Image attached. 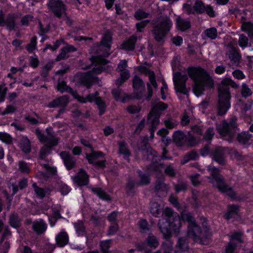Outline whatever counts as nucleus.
Masks as SVG:
<instances>
[{"label": "nucleus", "mask_w": 253, "mask_h": 253, "mask_svg": "<svg viewBox=\"0 0 253 253\" xmlns=\"http://www.w3.org/2000/svg\"><path fill=\"white\" fill-rule=\"evenodd\" d=\"M186 72L194 82L193 91L197 97L201 96L206 89L213 88V80L204 68L200 66H190Z\"/></svg>", "instance_id": "obj_1"}, {"label": "nucleus", "mask_w": 253, "mask_h": 253, "mask_svg": "<svg viewBox=\"0 0 253 253\" xmlns=\"http://www.w3.org/2000/svg\"><path fill=\"white\" fill-rule=\"evenodd\" d=\"M208 170L211 172V178L213 181L216 182V187L220 193L225 194L232 201H241V198L238 195L237 192L226 183L224 177L220 174L218 168L215 167H209Z\"/></svg>", "instance_id": "obj_2"}, {"label": "nucleus", "mask_w": 253, "mask_h": 253, "mask_svg": "<svg viewBox=\"0 0 253 253\" xmlns=\"http://www.w3.org/2000/svg\"><path fill=\"white\" fill-rule=\"evenodd\" d=\"M152 29L151 34L155 40L163 42L166 35L169 32L172 23L167 16H161L152 21Z\"/></svg>", "instance_id": "obj_3"}, {"label": "nucleus", "mask_w": 253, "mask_h": 253, "mask_svg": "<svg viewBox=\"0 0 253 253\" xmlns=\"http://www.w3.org/2000/svg\"><path fill=\"white\" fill-rule=\"evenodd\" d=\"M179 218L180 221L188 223L187 226V235L189 237L196 239L199 238L202 232L201 227L197 223L193 214L190 212L182 211L179 216L175 211V221Z\"/></svg>", "instance_id": "obj_4"}, {"label": "nucleus", "mask_w": 253, "mask_h": 253, "mask_svg": "<svg viewBox=\"0 0 253 253\" xmlns=\"http://www.w3.org/2000/svg\"><path fill=\"white\" fill-rule=\"evenodd\" d=\"M238 126L237 118L234 116L229 122L223 120L217 126V130L222 137H227V140L232 142L236 137V131L239 129Z\"/></svg>", "instance_id": "obj_5"}, {"label": "nucleus", "mask_w": 253, "mask_h": 253, "mask_svg": "<svg viewBox=\"0 0 253 253\" xmlns=\"http://www.w3.org/2000/svg\"><path fill=\"white\" fill-rule=\"evenodd\" d=\"M96 62L97 64L95 65V67L92 68L91 72L86 73H79L76 75L78 82L86 86L87 88L91 87L94 81V77L92 74H98L101 73L104 69L102 66L108 63L107 60L101 58H97Z\"/></svg>", "instance_id": "obj_6"}, {"label": "nucleus", "mask_w": 253, "mask_h": 253, "mask_svg": "<svg viewBox=\"0 0 253 253\" xmlns=\"http://www.w3.org/2000/svg\"><path fill=\"white\" fill-rule=\"evenodd\" d=\"M183 7L189 14L195 13L202 14L206 13L210 17L213 18L216 16L215 11L213 7L211 4H206L200 0H196L193 6L190 4L184 3Z\"/></svg>", "instance_id": "obj_7"}, {"label": "nucleus", "mask_w": 253, "mask_h": 253, "mask_svg": "<svg viewBox=\"0 0 253 253\" xmlns=\"http://www.w3.org/2000/svg\"><path fill=\"white\" fill-rule=\"evenodd\" d=\"M173 213L172 209L166 208L163 210V214L166 217V221L160 220L158 223L160 230L166 240H169L172 237V230L174 228Z\"/></svg>", "instance_id": "obj_8"}, {"label": "nucleus", "mask_w": 253, "mask_h": 253, "mask_svg": "<svg viewBox=\"0 0 253 253\" xmlns=\"http://www.w3.org/2000/svg\"><path fill=\"white\" fill-rule=\"evenodd\" d=\"M231 94L228 89H223L219 91L218 100L217 103V115L222 116L225 115L231 107Z\"/></svg>", "instance_id": "obj_9"}, {"label": "nucleus", "mask_w": 253, "mask_h": 253, "mask_svg": "<svg viewBox=\"0 0 253 253\" xmlns=\"http://www.w3.org/2000/svg\"><path fill=\"white\" fill-rule=\"evenodd\" d=\"M197 144L196 137L191 134L186 135L180 130L175 131V145L178 146L194 147Z\"/></svg>", "instance_id": "obj_10"}, {"label": "nucleus", "mask_w": 253, "mask_h": 253, "mask_svg": "<svg viewBox=\"0 0 253 253\" xmlns=\"http://www.w3.org/2000/svg\"><path fill=\"white\" fill-rule=\"evenodd\" d=\"M46 131L47 134L45 135L41 132L39 128L35 129V133L39 141L50 147L56 146L58 143L60 138L54 136L51 132L50 129L46 128Z\"/></svg>", "instance_id": "obj_11"}, {"label": "nucleus", "mask_w": 253, "mask_h": 253, "mask_svg": "<svg viewBox=\"0 0 253 253\" xmlns=\"http://www.w3.org/2000/svg\"><path fill=\"white\" fill-rule=\"evenodd\" d=\"M167 108L168 105L163 102L154 103L153 108L148 114L147 122L155 123L158 121V124H159V118L161 115V112Z\"/></svg>", "instance_id": "obj_12"}, {"label": "nucleus", "mask_w": 253, "mask_h": 253, "mask_svg": "<svg viewBox=\"0 0 253 253\" xmlns=\"http://www.w3.org/2000/svg\"><path fill=\"white\" fill-rule=\"evenodd\" d=\"M48 9L58 18L66 15L65 5L61 0H48L47 3Z\"/></svg>", "instance_id": "obj_13"}, {"label": "nucleus", "mask_w": 253, "mask_h": 253, "mask_svg": "<svg viewBox=\"0 0 253 253\" xmlns=\"http://www.w3.org/2000/svg\"><path fill=\"white\" fill-rule=\"evenodd\" d=\"M132 87L133 93L132 98L141 99L144 96L145 91V85L141 79L135 75L132 79Z\"/></svg>", "instance_id": "obj_14"}, {"label": "nucleus", "mask_w": 253, "mask_h": 253, "mask_svg": "<svg viewBox=\"0 0 253 253\" xmlns=\"http://www.w3.org/2000/svg\"><path fill=\"white\" fill-rule=\"evenodd\" d=\"M241 206L238 204H228L227 210L225 212L223 217L227 221L231 219H234L239 215Z\"/></svg>", "instance_id": "obj_15"}, {"label": "nucleus", "mask_w": 253, "mask_h": 253, "mask_svg": "<svg viewBox=\"0 0 253 253\" xmlns=\"http://www.w3.org/2000/svg\"><path fill=\"white\" fill-rule=\"evenodd\" d=\"M72 179L79 186L86 185L89 182V175L84 170L80 169L79 172L72 177Z\"/></svg>", "instance_id": "obj_16"}, {"label": "nucleus", "mask_w": 253, "mask_h": 253, "mask_svg": "<svg viewBox=\"0 0 253 253\" xmlns=\"http://www.w3.org/2000/svg\"><path fill=\"white\" fill-rule=\"evenodd\" d=\"M60 156L68 170H71L76 167V160L74 157L69 154V152L62 151L60 153Z\"/></svg>", "instance_id": "obj_17"}, {"label": "nucleus", "mask_w": 253, "mask_h": 253, "mask_svg": "<svg viewBox=\"0 0 253 253\" xmlns=\"http://www.w3.org/2000/svg\"><path fill=\"white\" fill-rule=\"evenodd\" d=\"M169 189V186L162 180H158L156 181L155 192L160 198L165 197Z\"/></svg>", "instance_id": "obj_18"}, {"label": "nucleus", "mask_w": 253, "mask_h": 253, "mask_svg": "<svg viewBox=\"0 0 253 253\" xmlns=\"http://www.w3.org/2000/svg\"><path fill=\"white\" fill-rule=\"evenodd\" d=\"M18 146L21 151L25 154L29 153L31 151V142L26 136L20 135L18 138Z\"/></svg>", "instance_id": "obj_19"}, {"label": "nucleus", "mask_w": 253, "mask_h": 253, "mask_svg": "<svg viewBox=\"0 0 253 253\" xmlns=\"http://www.w3.org/2000/svg\"><path fill=\"white\" fill-rule=\"evenodd\" d=\"M47 224L42 219L32 222V229L37 235L43 234L47 229Z\"/></svg>", "instance_id": "obj_20"}, {"label": "nucleus", "mask_w": 253, "mask_h": 253, "mask_svg": "<svg viewBox=\"0 0 253 253\" xmlns=\"http://www.w3.org/2000/svg\"><path fill=\"white\" fill-rule=\"evenodd\" d=\"M68 103V98L66 96H62L48 103L47 107L49 108L65 107Z\"/></svg>", "instance_id": "obj_21"}, {"label": "nucleus", "mask_w": 253, "mask_h": 253, "mask_svg": "<svg viewBox=\"0 0 253 253\" xmlns=\"http://www.w3.org/2000/svg\"><path fill=\"white\" fill-rule=\"evenodd\" d=\"M22 219L15 212H12L9 216L8 223L13 228L18 229L21 226Z\"/></svg>", "instance_id": "obj_22"}, {"label": "nucleus", "mask_w": 253, "mask_h": 253, "mask_svg": "<svg viewBox=\"0 0 253 253\" xmlns=\"http://www.w3.org/2000/svg\"><path fill=\"white\" fill-rule=\"evenodd\" d=\"M55 240L56 244L58 247H63L69 242L68 235L65 231H61L56 235Z\"/></svg>", "instance_id": "obj_23"}, {"label": "nucleus", "mask_w": 253, "mask_h": 253, "mask_svg": "<svg viewBox=\"0 0 253 253\" xmlns=\"http://www.w3.org/2000/svg\"><path fill=\"white\" fill-rule=\"evenodd\" d=\"M137 40V38L136 36H130L127 40L123 42L121 45L122 48L128 51H133L135 48Z\"/></svg>", "instance_id": "obj_24"}, {"label": "nucleus", "mask_w": 253, "mask_h": 253, "mask_svg": "<svg viewBox=\"0 0 253 253\" xmlns=\"http://www.w3.org/2000/svg\"><path fill=\"white\" fill-rule=\"evenodd\" d=\"M149 80L150 83H148L147 84L148 89V95L145 98V99L147 101H149L153 95V89L151 87V85H152L155 88H157L158 86L155 80V76L154 73H150Z\"/></svg>", "instance_id": "obj_25"}, {"label": "nucleus", "mask_w": 253, "mask_h": 253, "mask_svg": "<svg viewBox=\"0 0 253 253\" xmlns=\"http://www.w3.org/2000/svg\"><path fill=\"white\" fill-rule=\"evenodd\" d=\"M139 149L142 152L143 156V159L144 160H147L149 159L150 156H153V157L157 156L156 152L146 144L142 146Z\"/></svg>", "instance_id": "obj_26"}, {"label": "nucleus", "mask_w": 253, "mask_h": 253, "mask_svg": "<svg viewBox=\"0 0 253 253\" xmlns=\"http://www.w3.org/2000/svg\"><path fill=\"white\" fill-rule=\"evenodd\" d=\"M16 15L14 13H9L7 14L4 22V26L8 31L14 30L16 27Z\"/></svg>", "instance_id": "obj_27"}, {"label": "nucleus", "mask_w": 253, "mask_h": 253, "mask_svg": "<svg viewBox=\"0 0 253 253\" xmlns=\"http://www.w3.org/2000/svg\"><path fill=\"white\" fill-rule=\"evenodd\" d=\"M176 28L178 30L184 31L191 27V23L189 21L178 17L176 20Z\"/></svg>", "instance_id": "obj_28"}, {"label": "nucleus", "mask_w": 253, "mask_h": 253, "mask_svg": "<svg viewBox=\"0 0 253 253\" xmlns=\"http://www.w3.org/2000/svg\"><path fill=\"white\" fill-rule=\"evenodd\" d=\"M251 137V135L248 131H244L238 133L236 138L239 144L246 145L248 144Z\"/></svg>", "instance_id": "obj_29"}, {"label": "nucleus", "mask_w": 253, "mask_h": 253, "mask_svg": "<svg viewBox=\"0 0 253 253\" xmlns=\"http://www.w3.org/2000/svg\"><path fill=\"white\" fill-rule=\"evenodd\" d=\"M150 211L151 213L155 217H159L163 215V209L157 202H152L150 205Z\"/></svg>", "instance_id": "obj_30"}, {"label": "nucleus", "mask_w": 253, "mask_h": 253, "mask_svg": "<svg viewBox=\"0 0 253 253\" xmlns=\"http://www.w3.org/2000/svg\"><path fill=\"white\" fill-rule=\"evenodd\" d=\"M213 159L221 165L225 164V159L223 151L220 148L216 149L213 153Z\"/></svg>", "instance_id": "obj_31"}, {"label": "nucleus", "mask_w": 253, "mask_h": 253, "mask_svg": "<svg viewBox=\"0 0 253 253\" xmlns=\"http://www.w3.org/2000/svg\"><path fill=\"white\" fill-rule=\"evenodd\" d=\"M90 154H86V158L89 164L94 163V161L98 158L104 157V154L100 151L95 152L92 148Z\"/></svg>", "instance_id": "obj_32"}, {"label": "nucleus", "mask_w": 253, "mask_h": 253, "mask_svg": "<svg viewBox=\"0 0 253 253\" xmlns=\"http://www.w3.org/2000/svg\"><path fill=\"white\" fill-rule=\"evenodd\" d=\"M180 75V73L178 72H175V79ZM175 91L176 92H179L184 95H187L189 92V90L186 86L185 83H181L179 85H177L176 84V81H175Z\"/></svg>", "instance_id": "obj_33"}, {"label": "nucleus", "mask_w": 253, "mask_h": 253, "mask_svg": "<svg viewBox=\"0 0 253 253\" xmlns=\"http://www.w3.org/2000/svg\"><path fill=\"white\" fill-rule=\"evenodd\" d=\"M74 225L78 236H84L86 235L85 228L82 221H77L74 223Z\"/></svg>", "instance_id": "obj_34"}, {"label": "nucleus", "mask_w": 253, "mask_h": 253, "mask_svg": "<svg viewBox=\"0 0 253 253\" xmlns=\"http://www.w3.org/2000/svg\"><path fill=\"white\" fill-rule=\"evenodd\" d=\"M198 158V153L195 150H192L183 156L181 164L183 165L185 164L190 161L196 160Z\"/></svg>", "instance_id": "obj_35"}, {"label": "nucleus", "mask_w": 253, "mask_h": 253, "mask_svg": "<svg viewBox=\"0 0 253 253\" xmlns=\"http://www.w3.org/2000/svg\"><path fill=\"white\" fill-rule=\"evenodd\" d=\"M175 248H178L180 252L188 251L189 245L186 239L184 237H180L178 240L176 245L175 246Z\"/></svg>", "instance_id": "obj_36"}, {"label": "nucleus", "mask_w": 253, "mask_h": 253, "mask_svg": "<svg viewBox=\"0 0 253 253\" xmlns=\"http://www.w3.org/2000/svg\"><path fill=\"white\" fill-rule=\"evenodd\" d=\"M91 191L95 194H96L100 199L106 200L110 201L111 198L110 196L107 194V193L101 188H91Z\"/></svg>", "instance_id": "obj_37"}, {"label": "nucleus", "mask_w": 253, "mask_h": 253, "mask_svg": "<svg viewBox=\"0 0 253 253\" xmlns=\"http://www.w3.org/2000/svg\"><path fill=\"white\" fill-rule=\"evenodd\" d=\"M119 153L124 155V158L127 160H129V157L131 153L128 149L126 143L124 142L119 143Z\"/></svg>", "instance_id": "obj_38"}, {"label": "nucleus", "mask_w": 253, "mask_h": 253, "mask_svg": "<svg viewBox=\"0 0 253 253\" xmlns=\"http://www.w3.org/2000/svg\"><path fill=\"white\" fill-rule=\"evenodd\" d=\"M243 232L241 231H238L233 232L230 237V241H237L238 243L242 244L244 243V240L242 238Z\"/></svg>", "instance_id": "obj_39"}, {"label": "nucleus", "mask_w": 253, "mask_h": 253, "mask_svg": "<svg viewBox=\"0 0 253 253\" xmlns=\"http://www.w3.org/2000/svg\"><path fill=\"white\" fill-rule=\"evenodd\" d=\"M112 243L111 240L102 241L100 242L99 246L102 253H112L109 250Z\"/></svg>", "instance_id": "obj_40"}, {"label": "nucleus", "mask_w": 253, "mask_h": 253, "mask_svg": "<svg viewBox=\"0 0 253 253\" xmlns=\"http://www.w3.org/2000/svg\"><path fill=\"white\" fill-rule=\"evenodd\" d=\"M112 41V36L110 32H107L103 37L101 41V43L102 45L107 47L110 48L111 43Z\"/></svg>", "instance_id": "obj_41"}, {"label": "nucleus", "mask_w": 253, "mask_h": 253, "mask_svg": "<svg viewBox=\"0 0 253 253\" xmlns=\"http://www.w3.org/2000/svg\"><path fill=\"white\" fill-rule=\"evenodd\" d=\"M95 104L99 110V115L100 116L103 115L106 111V104L101 97H98L95 100Z\"/></svg>", "instance_id": "obj_42"}, {"label": "nucleus", "mask_w": 253, "mask_h": 253, "mask_svg": "<svg viewBox=\"0 0 253 253\" xmlns=\"http://www.w3.org/2000/svg\"><path fill=\"white\" fill-rule=\"evenodd\" d=\"M146 241L147 244L152 248H156L159 245L158 239L152 234L149 235Z\"/></svg>", "instance_id": "obj_43"}, {"label": "nucleus", "mask_w": 253, "mask_h": 253, "mask_svg": "<svg viewBox=\"0 0 253 253\" xmlns=\"http://www.w3.org/2000/svg\"><path fill=\"white\" fill-rule=\"evenodd\" d=\"M57 89L59 91H61V92L66 91L71 94L74 91L71 87L67 85L66 83L64 81H58Z\"/></svg>", "instance_id": "obj_44"}, {"label": "nucleus", "mask_w": 253, "mask_h": 253, "mask_svg": "<svg viewBox=\"0 0 253 253\" xmlns=\"http://www.w3.org/2000/svg\"><path fill=\"white\" fill-rule=\"evenodd\" d=\"M214 135L213 127H209L205 131L204 139L207 142H211Z\"/></svg>", "instance_id": "obj_45"}, {"label": "nucleus", "mask_w": 253, "mask_h": 253, "mask_svg": "<svg viewBox=\"0 0 253 253\" xmlns=\"http://www.w3.org/2000/svg\"><path fill=\"white\" fill-rule=\"evenodd\" d=\"M138 225L141 230L143 232H146L151 229V226L145 219H141L138 221Z\"/></svg>", "instance_id": "obj_46"}, {"label": "nucleus", "mask_w": 253, "mask_h": 253, "mask_svg": "<svg viewBox=\"0 0 253 253\" xmlns=\"http://www.w3.org/2000/svg\"><path fill=\"white\" fill-rule=\"evenodd\" d=\"M237 244L235 242H229L225 246L224 253H235V252L237 248Z\"/></svg>", "instance_id": "obj_47"}, {"label": "nucleus", "mask_w": 253, "mask_h": 253, "mask_svg": "<svg viewBox=\"0 0 253 253\" xmlns=\"http://www.w3.org/2000/svg\"><path fill=\"white\" fill-rule=\"evenodd\" d=\"M19 170L23 173H29L30 171V169L27 163L23 161L19 162Z\"/></svg>", "instance_id": "obj_48"}, {"label": "nucleus", "mask_w": 253, "mask_h": 253, "mask_svg": "<svg viewBox=\"0 0 253 253\" xmlns=\"http://www.w3.org/2000/svg\"><path fill=\"white\" fill-rule=\"evenodd\" d=\"M205 34L208 37L214 40L217 37V30L214 27L210 28L205 31Z\"/></svg>", "instance_id": "obj_49"}, {"label": "nucleus", "mask_w": 253, "mask_h": 253, "mask_svg": "<svg viewBox=\"0 0 253 253\" xmlns=\"http://www.w3.org/2000/svg\"><path fill=\"white\" fill-rule=\"evenodd\" d=\"M37 37H33L30 41V43L27 45L26 49L29 52H32L36 48Z\"/></svg>", "instance_id": "obj_50"}, {"label": "nucleus", "mask_w": 253, "mask_h": 253, "mask_svg": "<svg viewBox=\"0 0 253 253\" xmlns=\"http://www.w3.org/2000/svg\"><path fill=\"white\" fill-rule=\"evenodd\" d=\"M248 42L249 40L245 35L243 34L240 35L238 43L239 45L241 47L244 49L245 47H247Z\"/></svg>", "instance_id": "obj_51"}, {"label": "nucleus", "mask_w": 253, "mask_h": 253, "mask_svg": "<svg viewBox=\"0 0 253 253\" xmlns=\"http://www.w3.org/2000/svg\"><path fill=\"white\" fill-rule=\"evenodd\" d=\"M241 94L244 97H248L252 94V91L246 84L244 83L242 84Z\"/></svg>", "instance_id": "obj_52"}, {"label": "nucleus", "mask_w": 253, "mask_h": 253, "mask_svg": "<svg viewBox=\"0 0 253 253\" xmlns=\"http://www.w3.org/2000/svg\"><path fill=\"white\" fill-rule=\"evenodd\" d=\"M51 148L47 145L42 147L40 152V158L43 159L48 154L51 152Z\"/></svg>", "instance_id": "obj_53"}, {"label": "nucleus", "mask_w": 253, "mask_h": 253, "mask_svg": "<svg viewBox=\"0 0 253 253\" xmlns=\"http://www.w3.org/2000/svg\"><path fill=\"white\" fill-rule=\"evenodd\" d=\"M33 187L34 188L35 192L36 195L41 198H43L45 196V190L42 188L38 187L36 183H34L33 184Z\"/></svg>", "instance_id": "obj_54"}, {"label": "nucleus", "mask_w": 253, "mask_h": 253, "mask_svg": "<svg viewBox=\"0 0 253 253\" xmlns=\"http://www.w3.org/2000/svg\"><path fill=\"white\" fill-rule=\"evenodd\" d=\"M149 14L146 13L142 10L139 9L135 12L134 14V17L137 20H140L141 19L147 18Z\"/></svg>", "instance_id": "obj_55"}, {"label": "nucleus", "mask_w": 253, "mask_h": 253, "mask_svg": "<svg viewBox=\"0 0 253 253\" xmlns=\"http://www.w3.org/2000/svg\"><path fill=\"white\" fill-rule=\"evenodd\" d=\"M69 57L67 52L63 47L60 50V53L57 56L55 61H59L62 60L66 59Z\"/></svg>", "instance_id": "obj_56"}, {"label": "nucleus", "mask_w": 253, "mask_h": 253, "mask_svg": "<svg viewBox=\"0 0 253 253\" xmlns=\"http://www.w3.org/2000/svg\"><path fill=\"white\" fill-rule=\"evenodd\" d=\"M0 140L7 144L12 143V138L10 135L4 132H0Z\"/></svg>", "instance_id": "obj_57"}, {"label": "nucleus", "mask_w": 253, "mask_h": 253, "mask_svg": "<svg viewBox=\"0 0 253 253\" xmlns=\"http://www.w3.org/2000/svg\"><path fill=\"white\" fill-rule=\"evenodd\" d=\"M139 175L140 178V184L147 185L150 183V178L148 176L142 174L140 170H139Z\"/></svg>", "instance_id": "obj_58"}, {"label": "nucleus", "mask_w": 253, "mask_h": 253, "mask_svg": "<svg viewBox=\"0 0 253 253\" xmlns=\"http://www.w3.org/2000/svg\"><path fill=\"white\" fill-rule=\"evenodd\" d=\"M33 15L31 14H27L23 16L21 20V23L23 26H27L29 24V22L32 21L33 19Z\"/></svg>", "instance_id": "obj_59"}, {"label": "nucleus", "mask_w": 253, "mask_h": 253, "mask_svg": "<svg viewBox=\"0 0 253 253\" xmlns=\"http://www.w3.org/2000/svg\"><path fill=\"white\" fill-rule=\"evenodd\" d=\"M229 58L231 61L236 62L240 60L241 58V54L236 50L233 51L229 56Z\"/></svg>", "instance_id": "obj_60"}, {"label": "nucleus", "mask_w": 253, "mask_h": 253, "mask_svg": "<svg viewBox=\"0 0 253 253\" xmlns=\"http://www.w3.org/2000/svg\"><path fill=\"white\" fill-rule=\"evenodd\" d=\"M118 225L115 222H113L110 226L107 234L108 235H114L118 230Z\"/></svg>", "instance_id": "obj_61"}, {"label": "nucleus", "mask_w": 253, "mask_h": 253, "mask_svg": "<svg viewBox=\"0 0 253 253\" xmlns=\"http://www.w3.org/2000/svg\"><path fill=\"white\" fill-rule=\"evenodd\" d=\"M17 110V108L12 105H7L4 110L1 113V114L3 116L6 114H11L15 112Z\"/></svg>", "instance_id": "obj_62"}, {"label": "nucleus", "mask_w": 253, "mask_h": 253, "mask_svg": "<svg viewBox=\"0 0 253 253\" xmlns=\"http://www.w3.org/2000/svg\"><path fill=\"white\" fill-rule=\"evenodd\" d=\"M127 67V61L126 60H121L120 63L118 64L117 71L119 72L124 71L127 70L126 68Z\"/></svg>", "instance_id": "obj_63"}, {"label": "nucleus", "mask_w": 253, "mask_h": 253, "mask_svg": "<svg viewBox=\"0 0 253 253\" xmlns=\"http://www.w3.org/2000/svg\"><path fill=\"white\" fill-rule=\"evenodd\" d=\"M149 22L150 20H146L136 23V27L137 29V31L139 32H142L143 29L146 27V26Z\"/></svg>", "instance_id": "obj_64"}]
</instances>
